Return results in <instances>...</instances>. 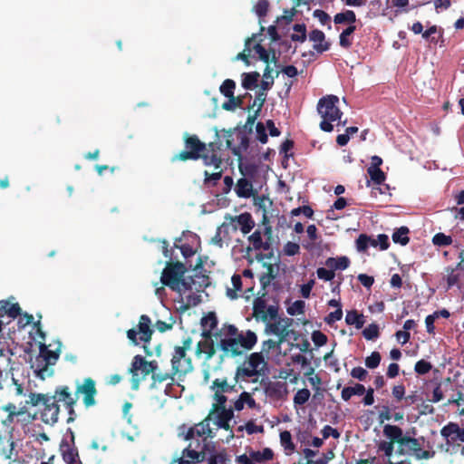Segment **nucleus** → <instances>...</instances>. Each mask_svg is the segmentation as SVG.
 <instances>
[{"label":"nucleus","instance_id":"obj_1","mask_svg":"<svg viewBox=\"0 0 464 464\" xmlns=\"http://www.w3.org/2000/svg\"><path fill=\"white\" fill-rule=\"evenodd\" d=\"M51 406L44 409L42 411V420L44 423L53 425L58 421L60 413V405L62 404L68 413L67 422H73L77 414L74 406L77 403L75 392L67 385L57 386L53 395H50Z\"/></svg>","mask_w":464,"mask_h":464},{"label":"nucleus","instance_id":"obj_2","mask_svg":"<svg viewBox=\"0 0 464 464\" xmlns=\"http://www.w3.org/2000/svg\"><path fill=\"white\" fill-rule=\"evenodd\" d=\"M186 272L187 267L183 263L168 261L161 272L160 282L164 286L181 295L184 294L185 285H188L186 283Z\"/></svg>","mask_w":464,"mask_h":464},{"label":"nucleus","instance_id":"obj_3","mask_svg":"<svg viewBox=\"0 0 464 464\" xmlns=\"http://www.w3.org/2000/svg\"><path fill=\"white\" fill-rule=\"evenodd\" d=\"M237 327L233 324L224 325L215 333V341L221 351L220 358H236L244 354L236 342Z\"/></svg>","mask_w":464,"mask_h":464},{"label":"nucleus","instance_id":"obj_4","mask_svg":"<svg viewBox=\"0 0 464 464\" xmlns=\"http://www.w3.org/2000/svg\"><path fill=\"white\" fill-rule=\"evenodd\" d=\"M339 98L335 95H327L321 98L317 104V111L323 121L320 128L325 132H331L334 130L333 121L341 120L343 112L338 107Z\"/></svg>","mask_w":464,"mask_h":464},{"label":"nucleus","instance_id":"obj_5","mask_svg":"<svg viewBox=\"0 0 464 464\" xmlns=\"http://www.w3.org/2000/svg\"><path fill=\"white\" fill-rule=\"evenodd\" d=\"M266 365L267 363L261 352L251 353L243 364L237 368L235 375L236 382H238L239 378L245 379L263 375Z\"/></svg>","mask_w":464,"mask_h":464},{"label":"nucleus","instance_id":"obj_6","mask_svg":"<svg viewBox=\"0 0 464 464\" xmlns=\"http://www.w3.org/2000/svg\"><path fill=\"white\" fill-rule=\"evenodd\" d=\"M400 432V446L397 453L399 455L413 454L417 459H429L435 456V451L424 450L419 440L403 435L402 429L397 426Z\"/></svg>","mask_w":464,"mask_h":464},{"label":"nucleus","instance_id":"obj_7","mask_svg":"<svg viewBox=\"0 0 464 464\" xmlns=\"http://www.w3.org/2000/svg\"><path fill=\"white\" fill-rule=\"evenodd\" d=\"M184 144L185 150L172 156L171 162L198 160L202 151L206 150V143L202 142L197 135L185 134Z\"/></svg>","mask_w":464,"mask_h":464},{"label":"nucleus","instance_id":"obj_8","mask_svg":"<svg viewBox=\"0 0 464 464\" xmlns=\"http://www.w3.org/2000/svg\"><path fill=\"white\" fill-rule=\"evenodd\" d=\"M192 346V339L187 337L183 340L181 346H175L171 358L174 373L186 375L193 370L192 360L187 355V351Z\"/></svg>","mask_w":464,"mask_h":464},{"label":"nucleus","instance_id":"obj_9","mask_svg":"<svg viewBox=\"0 0 464 464\" xmlns=\"http://www.w3.org/2000/svg\"><path fill=\"white\" fill-rule=\"evenodd\" d=\"M225 132L227 148L231 150L235 156L241 157L242 153L246 151L249 147V133L238 128L225 130Z\"/></svg>","mask_w":464,"mask_h":464},{"label":"nucleus","instance_id":"obj_10","mask_svg":"<svg viewBox=\"0 0 464 464\" xmlns=\"http://www.w3.org/2000/svg\"><path fill=\"white\" fill-rule=\"evenodd\" d=\"M158 370V362L156 361L148 362L141 355H135L133 357L130 372L132 375L131 387L137 390L140 385V379L139 378L138 372L142 374V379L146 378L149 374L152 375L153 371Z\"/></svg>","mask_w":464,"mask_h":464},{"label":"nucleus","instance_id":"obj_11","mask_svg":"<svg viewBox=\"0 0 464 464\" xmlns=\"http://www.w3.org/2000/svg\"><path fill=\"white\" fill-rule=\"evenodd\" d=\"M195 273L191 276H187L184 293L187 291L203 292L209 285L210 278L207 270L203 268L202 261L199 259L194 269Z\"/></svg>","mask_w":464,"mask_h":464},{"label":"nucleus","instance_id":"obj_12","mask_svg":"<svg viewBox=\"0 0 464 464\" xmlns=\"http://www.w3.org/2000/svg\"><path fill=\"white\" fill-rule=\"evenodd\" d=\"M75 393L77 399L79 396L82 397V403L86 409L94 407L97 404L96 396L98 390L96 388L95 381L87 377L82 382H77L75 387Z\"/></svg>","mask_w":464,"mask_h":464},{"label":"nucleus","instance_id":"obj_13","mask_svg":"<svg viewBox=\"0 0 464 464\" xmlns=\"http://www.w3.org/2000/svg\"><path fill=\"white\" fill-rule=\"evenodd\" d=\"M266 293H262L261 295L254 300L253 304V316L256 320H261L265 323L268 322V320H276L279 310L278 305L266 306Z\"/></svg>","mask_w":464,"mask_h":464},{"label":"nucleus","instance_id":"obj_14","mask_svg":"<svg viewBox=\"0 0 464 464\" xmlns=\"http://www.w3.org/2000/svg\"><path fill=\"white\" fill-rule=\"evenodd\" d=\"M59 452L66 464L75 463V459L78 460L80 457L75 445L74 432L70 428L67 430V435L60 442Z\"/></svg>","mask_w":464,"mask_h":464},{"label":"nucleus","instance_id":"obj_15","mask_svg":"<svg viewBox=\"0 0 464 464\" xmlns=\"http://www.w3.org/2000/svg\"><path fill=\"white\" fill-rule=\"evenodd\" d=\"M383 434L390 440H381L377 445L378 452H383L384 456L390 459L394 450V444L400 445V432L396 425L386 424L383 427Z\"/></svg>","mask_w":464,"mask_h":464},{"label":"nucleus","instance_id":"obj_16","mask_svg":"<svg viewBox=\"0 0 464 464\" xmlns=\"http://www.w3.org/2000/svg\"><path fill=\"white\" fill-rule=\"evenodd\" d=\"M440 435L446 440V444L440 448L446 452L450 450V446L458 440L464 442V428H460L456 422H449L443 426L440 430Z\"/></svg>","mask_w":464,"mask_h":464},{"label":"nucleus","instance_id":"obj_17","mask_svg":"<svg viewBox=\"0 0 464 464\" xmlns=\"http://www.w3.org/2000/svg\"><path fill=\"white\" fill-rule=\"evenodd\" d=\"M236 379L234 378V382L229 383L226 377L224 378H217L212 382L210 386V390L214 392L213 399L216 401V403L226 404L227 398L225 393H230L233 392H237Z\"/></svg>","mask_w":464,"mask_h":464},{"label":"nucleus","instance_id":"obj_18","mask_svg":"<svg viewBox=\"0 0 464 464\" xmlns=\"http://www.w3.org/2000/svg\"><path fill=\"white\" fill-rule=\"evenodd\" d=\"M217 412L216 424L225 430H230L231 427L229 424L230 420L234 417V411L232 409H227L225 404L214 403L212 406V411Z\"/></svg>","mask_w":464,"mask_h":464},{"label":"nucleus","instance_id":"obj_19","mask_svg":"<svg viewBox=\"0 0 464 464\" xmlns=\"http://www.w3.org/2000/svg\"><path fill=\"white\" fill-rule=\"evenodd\" d=\"M40 357L43 359L44 365L37 371V376L44 379V372L48 370L49 365L55 364L59 358V353L49 350L45 344L42 343L40 345Z\"/></svg>","mask_w":464,"mask_h":464},{"label":"nucleus","instance_id":"obj_20","mask_svg":"<svg viewBox=\"0 0 464 464\" xmlns=\"http://www.w3.org/2000/svg\"><path fill=\"white\" fill-rule=\"evenodd\" d=\"M236 342L238 343L241 350L245 353L246 351L251 350L257 342L256 334L251 330L246 331L244 334L240 333L237 328V333L235 335Z\"/></svg>","mask_w":464,"mask_h":464},{"label":"nucleus","instance_id":"obj_21","mask_svg":"<svg viewBox=\"0 0 464 464\" xmlns=\"http://www.w3.org/2000/svg\"><path fill=\"white\" fill-rule=\"evenodd\" d=\"M267 397L274 400H282L287 393L286 384L281 382H269L265 388Z\"/></svg>","mask_w":464,"mask_h":464},{"label":"nucleus","instance_id":"obj_22","mask_svg":"<svg viewBox=\"0 0 464 464\" xmlns=\"http://www.w3.org/2000/svg\"><path fill=\"white\" fill-rule=\"evenodd\" d=\"M263 266L266 268V272L262 273L259 276V282L261 285V289L258 292V295H262V293H266V288L271 285L272 281L276 276V270L272 264L264 263Z\"/></svg>","mask_w":464,"mask_h":464},{"label":"nucleus","instance_id":"obj_23","mask_svg":"<svg viewBox=\"0 0 464 464\" xmlns=\"http://www.w3.org/2000/svg\"><path fill=\"white\" fill-rule=\"evenodd\" d=\"M309 39L314 43V49L319 53L328 51L330 48V43L325 41L324 33L319 29L311 31Z\"/></svg>","mask_w":464,"mask_h":464},{"label":"nucleus","instance_id":"obj_24","mask_svg":"<svg viewBox=\"0 0 464 464\" xmlns=\"http://www.w3.org/2000/svg\"><path fill=\"white\" fill-rule=\"evenodd\" d=\"M151 321L150 317L146 314H142L140 317L139 324H138V332L140 334V341L143 343H148L151 339V335L153 331L150 328Z\"/></svg>","mask_w":464,"mask_h":464},{"label":"nucleus","instance_id":"obj_25","mask_svg":"<svg viewBox=\"0 0 464 464\" xmlns=\"http://www.w3.org/2000/svg\"><path fill=\"white\" fill-rule=\"evenodd\" d=\"M235 192L238 198H249L255 194L252 182L246 178H240L237 181Z\"/></svg>","mask_w":464,"mask_h":464},{"label":"nucleus","instance_id":"obj_26","mask_svg":"<svg viewBox=\"0 0 464 464\" xmlns=\"http://www.w3.org/2000/svg\"><path fill=\"white\" fill-rule=\"evenodd\" d=\"M274 322H266V333L273 334L280 339V343H285L289 337V332L284 329L282 322L277 318Z\"/></svg>","mask_w":464,"mask_h":464},{"label":"nucleus","instance_id":"obj_27","mask_svg":"<svg viewBox=\"0 0 464 464\" xmlns=\"http://www.w3.org/2000/svg\"><path fill=\"white\" fill-rule=\"evenodd\" d=\"M217 347L218 346L215 345L214 340H209V341L201 340L197 344L196 354L197 355L204 354L205 360L209 361L216 354Z\"/></svg>","mask_w":464,"mask_h":464},{"label":"nucleus","instance_id":"obj_28","mask_svg":"<svg viewBox=\"0 0 464 464\" xmlns=\"http://www.w3.org/2000/svg\"><path fill=\"white\" fill-rule=\"evenodd\" d=\"M232 222H237L240 227V230L243 234H248L254 227L255 222L252 218V216L248 212L242 213L236 217L230 218Z\"/></svg>","mask_w":464,"mask_h":464},{"label":"nucleus","instance_id":"obj_29","mask_svg":"<svg viewBox=\"0 0 464 464\" xmlns=\"http://www.w3.org/2000/svg\"><path fill=\"white\" fill-rule=\"evenodd\" d=\"M200 159H202L204 165L208 167H214L215 169H218L222 165L221 154L209 153L206 150L202 151Z\"/></svg>","mask_w":464,"mask_h":464},{"label":"nucleus","instance_id":"obj_30","mask_svg":"<svg viewBox=\"0 0 464 464\" xmlns=\"http://www.w3.org/2000/svg\"><path fill=\"white\" fill-rule=\"evenodd\" d=\"M345 323L349 325H354L356 329H361L365 323V319L363 314L357 310H350L346 313Z\"/></svg>","mask_w":464,"mask_h":464},{"label":"nucleus","instance_id":"obj_31","mask_svg":"<svg viewBox=\"0 0 464 464\" xmlns=\"http://www.w3.org/2000/svg\"><path fill=\"white\" fill-rule=\"evenodd\" d=\"M232 288H227V296L235 300L238 298V292L242 289V278L240 275L234 274L231 277Z\"/></svg>","mask_w":464,"mask_h":464},{"label":"nucleus","instance_id":"obj_32","mask_svg":"<svg viewBox=\"0 0 464 464\" xmlns=\"http://www.w3.org/2000/svg\"><path fill=\"white\" fill-rule=\"evenodd\" d=\"M260 74L258 72H244L242 74V87L246 90H253L257 86Z\"/></svg>","mask_w":464,"mask_h":464},{"label":"nucleus","instance_id":"obj_33","mask_svg":"<svg viewBox=\"0 0 464 464\" xmlns=\"http://www.w3.org/2000/svg\"><path fill=\"white\" fill-rule=\"evenodd\" d=\"M365 387L361 383H355L353 387H344L342 390L341 397L344 401H348L352 396H361L364 394Z\"/></svg>","mask_w":464,"mask_h":464},{"label":"nucleus","instance_id":"obj_34","mask_svg":"<svg viewBox=\"0 0 464 464\" xmlns=\"http://www.w3.org/2000/svg\"><path fill=\"white\" fill-rule=\"evenodd\" d=\"M325 265L334 270H344L350 265V260L347 256H340L337 258L329 257L325 261Z\"/></svg>","mask_w":464,"mask_h":464},{"label":"nucleus","instance_id":"obj_35","mask_svg":"<svg viewBox=\"0 0 464 464\" xmlns=\"http://www.w3.org/2000/svg\"><path fill=\"white\" fill-rule=\"evenodd\" d=\"M409 233V227L404 226L401 227L393 232L392 236V241L396 244L406 246L410 242V237H408Z\"/></svg>","mask_w":464,"mask_h":464},{"label":"nucleus","instance_id":"obj_36","mask_svg":"<svg viewBox=\"0 0 464 464\" xmlns=\"http://www.w3.org/2000/svg\"><path fill=\"white\" fill-rule=\"evenodd\" d=\"M182 457L190 459L191 463H201L206 460L207 455L204 451H197L189 447L184 449L181 453Z\"/></svg>","mask_w":464,"mask_h":464},{"label":"nucleus","instance_id":"obj_37","mask_svg":"<svg viewBox=\"0 0 464 464\" xmlns=\"http://www.w3.org/2000/svg\"><path fill=\"white\" fill-rule=\"evenodd\" d=\"M249 242L252 244L253 248L256 250H268L270 248L269 242H264L262 234L259 230H256L249 237Z\"/></svg>","mask_w":464,"mask_h":464},{"label":"nucleus","instance_id":"obj_38","mask_svg":"<svg viewBox=\"0 0 464 464\" xmlns=\"http://www.w3.org/2000/svg\"><path fill=\"white\" fill-rule=\"evenodd\" d=\"M367 173L370 176V180H367L366 185L370 186L371 181H372L375 185L382 184L386 179L385 173L381 169V168H368Z\"/></svg>","mask_w":464,"mask_h":464},{"label":"nucleus","instance_id":"obj_39","mask_svg":"<svg viewBox=\"0 0 464 464\" xmlns=\"http://www.w3.org/2000/svg\"><path fill=\"white\" fill-rule=\"evenodd\" d=\"M334 22L336 24L344 23L353 24L356 22V14L353 10H346L343 13H338L334 17Z\"/></svg>","mask_w":464,"mask_h":464},{"label":"nucleus","instance_id":"obj_40","mask_svg":"<svg viewBox=\"0 0 464 464\" xmlns=\"http://www.w3.org/2000/svg\"><path fill=\"white\" fill-rule=\"evenodd\" d=\"M356 30V26L353 24H350L347 28H345L340 34L339 44L343 48L348 49L352 46L353 42L349 39V36L354 33Z\"/></svg>","mask_w":464,"mask_h":464},{"label":"nucleus","instance_id":"obj_41","mask_svg":"<svg viewBox=\"0 0 464 464\" xmlns=\"http://www.w3.org/2000/svg\"><path fill=\"white\" fill-rule=\"evenodd\" d=\"M30 403L33 406H37L42 403L44 407V409H48V406H51V399L49 394L44 393H30Z\"/></svg>","mask_w":464,"mask_h":464},{"label":"nucleus","instance_id":"obj_42","mask_svg":"<svg viewBox=\"0 0 464 464\" xmlns=\"http://www.w3.org/2000/svg\"><path fill=\"white\" fill-rule=\"evenodd\" d=\"M256 38V34H253L251 37H248L245 41V49L243 52L237 55V60H242L246 65H249V55L251 52V44Z\"/></svg>","mask_w":464,"mask_h":464},{"label":"nucleus","instance_id":"obj_43","mask_svg":"<svg viewBox=\"0 0 464 464\" xmlns=\"http://www.w3.org/2000/svg\"><path fill=\"white\" fill-rule=\"evenodd\" d=\"M293 30L295 32H296L297 34H291L290 37H291L292 41L304 43L306 40V38H307L306 26L304 24H295L293 26Z\"/></svg>","mask_w":464,"mask_h":464},{"label":"nucleus","instance_id":"obj_44","mask_svg":"<svg viewBox=\"0 0 464 464\" xmlns=\"http://www.w3.org/2000/svg\"><path fill=\"white\" fill-rule=\"evenodd\" d=\"M177 374L178 373H174L173 364L171 363V372H157V370H156V371H153L151 379L153 381V384H155L157 382L161 383L168 380L174 381V376ZM179 374L182 375L181 373H179Z\"/></svg>","mask_w":464,"mask_h":464},{"label":"nucleus","instance_id":"obj_45","mask_svg":"<svg viewBox=\"0 0 464 464\" xmlns=\"http://www.w3.org/2000/svg\"><path fill=\"white\" fill-rule=\"evenodd\" d=\"M250 457L256 461V462H263L266 460H270L274 457V452L271 449L266 448L262 451H253L250 454Z\"/></svg>","mask_w":464,"mask_h":464},{"label":"nucleus","instance_id":"obj_46","mask_svg":"<svg viewBox=\"0 0 464 464\" xmlns=\"http://www.w3.org/2000/svg\"><path fill=\"white\" fill-rule=\"evenodd\" d=\"M218 171L209 173L208 170L204 171V185L206 186H215L222 177L223 169L220 168L217 169Z\"/></svg>","mask_w":464,"mask_h":464},{"label":"nucleus","instance_id":"obj_47","mask_svg":"<svg viewBox=\"0 0 464 464\" xmlns=\"http://www.w3.org/2000/svg\"><path fill=\"white\" fill-rule=\"evenodd\" d=\"M208 464H224L227 460V454L225 450L219 452H211L207 457Z\"/></svg>","mask_w":464,"mask_h":464},{"label":"nucleus","instance_id":"obj_48","mask_svg":"<svg viewBox=\"0 0 464 464\" xmlns=\"http://www.w3.org/2000/svg\"><path fill=\"white\" fill-rule=\"evenodd\" d=\"M236 88V82L231 79H227L221 84L219 91L225 97H233Z\"/></svg>","mask_w":464,"mask_h":464},{"label":"nucleus","instance_id":"obj_49","mask_svg":"<svg viewBox=\"0 0 464 464\" xmlns=\"http://www.w3.org/2000/svg\"><path fill=\"white\" fill-rule=\"evenodd\" d=\"M228 101L222 104V108L226 111H234L236 108H240L243 105V98L240 96L227 97Z\"/></svg>","mask_w":464,"mask_h":464},{"label":"nucleus","instance_id":"obj_50","mask_svg":"<svg viewBox=\"0 0 464 464\" xmlns=\"http://www.w3.org/2000/svg\"><path fill=\"white\" fill-rule=\"evenodd\" d=\"M362 335L366 340H374L379 337L380 331L378 324L372 323L362 331Z\"/></svg>","mask_w":464,"mask_h":464},{"label":"nucleus","instance_id":"obj_51","mask_svg":"<svg viewBox=\"0 0 464 464\" xmlns=\"http://www.w3.org/2000/svg\"><path fill=\"white\" fill-rule=\"evenodd\" d=\"M310 391L306 388L298 390L294 396V403L295 405H304L310 398Z\"/></svg>","mask_w":464,"mask_h":464},{"label":"nucleus","instance_id":"obj_52","mask_svg":"<svg viewBox=\"0 0 464 464\" xmlns=\"http://www.w3.org/2000/svg\"><path fill=\"white\" fill-rule=\"evenodd\" d=\"M381 360V353L379 352H372L370 356L365 358V366L369 369H375L380 365Z\"/></svg>","mask_w":464,"mask_h":464},{"label":"nucleus","instance_id":"obj_53","mask_svg":"<svg viewBox=\"0 0 464 464\" xmlns=\"http://www.w3.org/2000/svg\"><path fill=\"white\" fill-rule=\"evenodd\" d=\"M432 243L439 246H447L452 243V237L444 233H437L432 238Z\"/></svg>","mask_w":464,"mask_h":464},{"label":"nucleus","instance_id":"obj_54","mask_svg":"<svg viewBox=\"0 0 464 464\" xmlns=\"http://www.w3.org/2000/svg\"><path fill=\"white\" fill-rule=\"evenodd\" d=\"M280 441L285 450L291 451L295 450V444L292 441V436L288 430H284L280 433Z\"/></svg>","mask_w":464,"mask_h":464},{"label":"nucleus","instance_id":"obj_55","mask_svg":"<svg viewBox=\"0 0 464 464\" xmlns=\"http://www.w3.org/2000/svg\"><path fill=\"white\" fill-rule=\"evenodd\" d=\"M370 241L371 237L366 234H361L355 241L357 250L359 252H365L370 246Z\"/></svg>","mask_w":464,"mask_h":464},{"label":"nucleus","instance_id":"obj_56","mask_svg":"<svg viewBox=\"0 0 464 464\" xmlns=\"http://www.w3.org/2000/svg\"><path fill=\"white\" fill-rule=\"evenodd\" d=\"M305 303L302 300H297L287 307V313L290 315L302 314L304 313Z\"/></svg>","mask_w":464,"mask_h":464},{"label":"nucleus","instance_id":"obj_57","mask_svg":"<svg viewBox=\"0 0 464 464\" xmlns=\"http://www.w3.org/2000/svg\"><path fill=\"white\" fill-rule=\"evenodd\" d=\"M432 368V365L430 362L425 360H420L415 363L414 371L420 375L428 373Z\"/></svg>","mask_w":464,"mask_h":464},{"label":"nucleus","instance_id":"obj_58","mask_svg":"<svg viewBox=\"0 0 464 464\" xmlns=\"http://www.w3.org/2000/svg\"><path fill=\"white\" fill-rule=\"evenodd\" d=\"M316 275L319 279L324 281H332L335 276V273L332 268L326 269L324 267L317 268Z\"/></svg>","mask_w":464,"mask_h":464},{"label":"nucleus","instance_id":"obj_59","mask_svg":"<svg viewBox=\"0 0 464 464\" xmlns=\"http://www.w3.org/2000/svg\"><path fill=\"white\" fill-rule=\"evenodd\" d=\"M244 429H246L247 434H249V435L264 431V427L256 425L253 420L247 421L246 423L245 427L239 426L237 430L242 431Z\"/></svg>","mask_w":464,"mask_h":464},{"label":"nucleus","instance_id":"obj_60","mask_svg":"<svg viewBox=\"0 0 464 464\" xmlns=\"http://www.w3.org/2000/svg\"><path fill=\"white\" fill-rule=\"evenodd\" d=\"M199 293H191L186 296V304L185 309H188L193 306H197L201 303V296L198 295Z\"/></svg>","mask_w":464,"mask_h":464},{"label":"nucleus","instance_id":"obj_61","mask_svg":"<svg viewBox=\"0 0 464 464\" xmlns=\"http://www.w3.org/2000/svg\"><path fill=\"white\" fill-rule=\"evenodd\" d=\"M269 8V2L267 0H258L255 5V12L259 17L266 16Z\"/></svg>","mask_w":464,"mask_h":464},{"label":"nucleus","instance_id":"obj_62","mask_svg":"<svg viewBox=\"0 0 464 464\" xmlns=\"http://www.w3.org/2000/svg\"><path fill=\"white\" fill-rule=\"evenodd\" d=\"M256 139L262 143L266 144L268 140L267 134L266 132V126L262 122H257L256 125Z\"/></svg>","mask_w":464,"mask_h":464},{"label":"nucleus","instance_id":"obj_63","mask_svg":"<svg viewBox=\"0 0 464 464\" xmlns=\"http://www.w3.org/2000/svg\"><path fill=\"white\" fill-rule=\"evenodd\" d=\"M312 341L316 346L320 347L327 343V336L321 331H314L312 334Z\"/></svg>","mask_w":464,"mask_h":464},{"label":"nucleus","instance_id":"obj_64","mask_svg":"<svg viewBox=\"0 0 464 464\" xmlns=\"http://www.w3.org/2000/svg\"><path fill=\"white\" fill-rule=\"evenodd\" d=\"M202 324L205 328L214 330L218 325V319L215 314L210 313L208 316L202 319Z\"/></svg>","mask_w":464,"mask_h":464}]
</instances>
